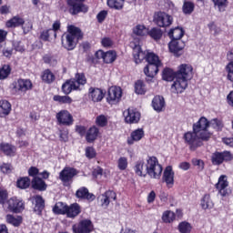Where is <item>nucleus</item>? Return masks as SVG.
<instances>
[{
    "mask_svg": "<svg viewBox=\"0 0 233 233\" xmlns=\"http://www.w3.org/2000/svg\"><path fill=\"white\" fill-rule=\"evenodd\" d=\"M178 231L180 233H190L192 232V225L187 221L180 222L178 224Z\"/></svg>",
    "mask_w": 233,
    "mask_h": 233,
    "instance_id": "nucleus-48",
    "label": "nucleus"
},
{
    "mask_svg": "<svg viewBox=\"0 0 233 233\" xmlns=\"http://www.w3.org/2000/svg\"><path fill=\"white\" fill-rule=\"evenodd\" d=\"M10 72H12L10 66H7V65L4 66L0 69V79H6V77H8V76H10Z\"/></svg>",
    "mask_w": 233,
    "mask_h": 233,
    "instance_id": "nucleus-53",
    "label": "nucleus"
},
{
    "mask_svg": "<svg viewBox=\"0 0 233 233\" xmlns=\"http://www.w3.org/2000/svg\"><path fill=\"white\" fill-rule=\"evenodd\" d=\"M134 172L139 177L149 176L151 179H159L163 174V166L156 157H147L145 160H137L134 166Z\"/></svg>",
    "mask_w": 233,
    "mask_h": 233,
    "instance_id": "nucleus-1",
    "label": "nucleus"
},
{
    "mask_svg": "<svg viewBox=\"0 0 233 233\" xmlns=\"http://www.w3.org/2000/svg\"><path fill=\"white\" fill-rule=\"evenodd\" d=\"M23 25H25V19L19 15L14 16L5 23L7 28H17V26H23Z\"/></svg>",
    "mask_w": 233,
    "mask_h": 233,
    "instance_id": "nucleus-30",
    "label": "nucleus"
},
{
    "mask_svg": "<svg viewBox=\"0 0 233 233\" xmlns=\"http://www.w3.org/2000/svg\"><path fill=\"white\" fill-rule=\"evenodd\" d=\"M201 207L204 210H207L208 208H212L214 207V203L210 199V195H205L203 198L201 199Z\"/></svg>",
    "mask_w": 233,
    "mask_h": 233,
    "instance_id": "nucleus-43",
    "label": "nucleus"
},
{
    "mask_svg": "<svg viewBox=\"0 0 233 233\" xmlns=\"http://www.w3.org/2000/svg\"><path fill=\"white\" fill-rule=\"evenodd\" d=\"M215 187L222 198H227V196L230 194L228 191V177L227 175H221Z\"/></svg>",
    "mask_w": 233,
    "mask_h": 233,
    "instance_id": "nucleus-10",
    "label": "nucleus"
},
{
    "mask_svg": "<svg viewBox=\"0 0 233 233\" xmlns=\"http://www.w3.org/2000/svg\"><path fill=\"white\" fill-rule=\"evenodd\" d=\"M194 8H196V5L193 2L184 1L182 11L186 15H190L194 12Z\"/></svg>",
    "mask_w": 233,
    "mask_h": 233,
    "instance_id": "nucleus-41",
    "label": "nucleus"
},
{
    "mask_svg": "<svg viewBox=\"0 0 233 233\" xmlns=\"http://www.w3.org/2000/svg\"><path fill=\"white\" fill-rule=\"evenodd\" d=\"M118 170H127L128 167V159L126 157H121L117 160Z\"/></svg>",
    "mask_w": 233,
    "mask_h": 233,
    "instance_id": "nucleus-51",
    "label": "nucleus"
},
{
    "mask_svg": "<svg viewBox=\"0 0 233 233\" xmlns=\"http://www.w3.org/2000/svg\"><path fill=\"white\" fill-rule=\"evenodd\" d=\"M233 160V155L230 151H216L211 156V163L212 165H215L217 167H219V165H223L225 162L232 161Z\"/></svg>",
    "mask_w": 233,
    "mask_h": 233,
    "instance_id": "nucleus-7",
    "label": "nucleus"
},
{
    "mask_svg": "<svg viewBox=\"0 0 233 233\" xmlns=\"http://www.w3.org/2000/svg\"><path fill=\"white\" fill-rule=\"evenodd\" d=\"M1 170L4 174H10L14 170V167L10 164H3Z\"/></svg>",
    "mask_w": 233,
    "mask_h": 233,
    "instance_id": "nucleus-63",
    "label": "nucleus"
},
{
    "mask_svg": "<svg viewBox=\"0 0 233 233\" xmlns=\"http://www.w3.org/2000/svg\"><path fill=\"white\" fill-rule=\"evenodd\" d=\"M133 33L135 35H139L140 37H145V35H148V28H147L143 25H137L133 28Z\"/></svg>",
    "mask_w": 233,
    "mask_h": 233,
    "instance_id": "nucleus-39",
    "label": "nucleus"
},
{
    "mask_svg": "<svg viewBox=\"0 0 233 233\" xmlns=\"http://www.w3.org/2000/svg\"><path fill=\"white\" fill-rule=\"evenodd\" d=\"M72 90H77V86H76L72 80L70 82H66L62 86V91L64 94L68 95L72 92Z\"/></svg>",
    "mask_w": 233,
    "mask_h": 233,
    "instance_id": "nucleus-44",
    "label": "nucleus"
},
{
    "mask_svg": "<svg viewBox=\"0 0 233 233\" xmlns=\"http://www.w3.org/2000/svg\"><path fill=\"white\" fill-rule=\"evenodd\" d=\"M154 23L160 28H165L166 26H170L172 25V16L165 12H157L154 15Z\"/></svg>",
    "mask_w": 233,
    "mask_h": 233,
    "instance_id": "nucleus-8",
    "label": "nucleus"
},
{
    "mask_svg": "<svg viewBox=\"0 0 233 233\" xmlns=\"http://www.w3.org/2000/svg\"><path fill=\"white\" fill-rule=\"evenodd\" d=\"M66 214L67 218H76L81 214V207L77 203L67 206Z\"/></svg>",
    "mask_w": 233,
    "mask_h": 233,
    "instance_id": "nucleus-28",
    "label": "nucleus"
},
{
    "mask_svg": "<svg viewBox=\"0 0 233 233\" xmlns=\"http://www.w3.org/2000/svg\"><path fill=\"white\" fill-rule=\"evenodd\" d=\"M106 198H107V199L110 201H116L117 195L116 194V192L112 191V190H108L106 191L105 193Z\"/></svg>",
    "mask_w": 233,
    "mask_h": 233,
    "instance_id": "nucleus-61",
    "label": "nucleus"
},
{
    "mask_svg": "<svg viewBox=\"0 0 233 233\" xmlns=\"http://www.w3.org/2000/svg\"><path fill=\"white\" fill-rule=\"evenodd\" d=\"M129 46L133 49V56L137 65H139V63H141V61L144 59H146L148 65H162L157 55L154 53H147L146 55L145 52L141 50L139 38H135V41H131Z\"/></svg>",
    "mask_w": 233,
    "mask_h": 233,
    "instance_id": "nucleus-3",
    "label": "nucleus"
},
{
    "mask_svg": "<svg viewBox=\"0 0 233 233\" xmlns=\"http://www.w3.org/2000/svg\"><path fill=\"white\" fill-rule=\"evenodd\" d=\"M162 79H164V81H174L175 79L176 81V73L170 68H166L163 70Z\"/></svg>",
    "mask_w": 233,
    "mask_h": 233,
    "instance_id": "nucleus-40",
    "label": "nucleus"
},
{
    "mask_svg": "<svg viewBox=\"0 0 233 233\" xmlns=\"http://www.w3.org/2000/svg\"><path fill=\"white\" fill-rule=\"evenodd\" d=\"M52 34H54V30L52 29L44 30L40 35V39H42V41H48Z\"/></svg>",
    "mask_w": 233,
    "mask_h": 233,
    "instance_id": "nucleus-57",
    "label": "nucleus"
},
{
    "mask_svg": "<svg viewBox=\"0 0 233 233\" xmlns=\"http://www.w3.org/2000/svg\"><path fill=\"white\" fill-rule=\"evenodd\" d=\"M209 127L215 128V130H221V128H223V123H221L220 120L215 118L209 122Z\"/></svg>",
    "mask_w": 233,
    "mask_h": 233,
    "instance_id": "nucleus-55",
    "label": "nucleus"
},
{
    "mask_svg": "<svg viewBox=\"0 0 233 233\" xmlns=\"http://www.w3.org/2000/svg\"><path fill=\"white\" fill-rule=\"evenodd\" d=\"M226 72L228 73V79L233 81V62H229L226 66Z\"/></svg>",
    "mask_w": 233,
    "mask_h": 233,
    "instance_id": "nucleus-56",
    "label": "nucleus"
},
{
    "mask_svg": "<svg viewBox=\"0 0 233 233\" xmlns=\"http://www.w3.org/2000/svg\"><path fill=\"white\" fill-rule=\"evenodd\" d=\"M159 66H161V65L147 64V66L144 68V73L147 77L152 79L154 78V76H157V74L159 72Z\"/></svg>",
    "mask_w": 233,
    "mask_h": 233,
    "instance_id": "nucleus-26",
    "label": "nucleus"
},
{
    "mask_svg": "<svg viewBox=\"0 0 233 233\" xmlns=\"http://www.w3.org/2000/svg\"><path fill=\"white\" fill-rule=\"evenodd\" d=\"M42 81L44 83H46L47 85H51V83H54L56 81V75L50 71V69H46L42 73Z\"/></svg>",
    "mask_w": 233,
    "mask_h": 233,
    "instance_id": "nucleus-34",
    "label": "nucleus"
},
{
    "mask_svg": "<svg viewBox=\"0 0 233 233\" xmlns=\"http://www.w3.org/2000/svg\"><path fill=\"white\" fill-rule=\"evenodd\" d=\"M12 112V104L8 100H0V117H6Z\"/></svg>",
    "mask_w": 233,
    "mask_h": 233,
    "instance_id": "nucleus-27",
    "label": "nucleus"
},
{
    "mask_svg": "<svg viewBox=\"0 0 233 233\" xmlns=\"http://www.w3.org/2000/svg\"><path fill=\"white\" fill-rule=\"evenodd\" d=\"M34 85L30 79L20 78L16 82L13 83V89L15 92H23L24 94L32 90Z\"/></svg>",
    "mask_w": 233,
    "mask_h": 233,
    "instance_id": "nucleus-13",
    "label": "nucleus"
},
{
    "mask_svg": "<svg viewBox=\"0 0 233 233\" xmlns=\"http://www.w3.org/2000/svg\"><path fill=\"white\" fill-rule=\"evenodd\" d=\"M28 176L30 177H37V176H39V168L35 167H31L28 169Z\"/></svg>",
    "mask_w": 233,
    "mask_h": 233,
    "instance_id": "nucleus-60",
    "label": "nucleus"
},
{
    "mask_svg": "<svg viewBox=\"0 0 233 233\" xmlns=\"http://www.w3.org/2000/svg\"><path fill=\"white\" fill-rule=\"evenodd\" d=\"M135 92L136 94H138V95H143L145 94V92H147V90L145 89V84L143 83V81L138 80L136 82Z\"/></svg>",
    "mask_w": 233,
    "mask_h": 233,
    "instance_id": "nucleus-52",
    "label": "nucleus"
},
{
    "mask_svg": "<svg viewBox=\"0 0 233 233\" xmlns=\"http://www.w3.org/2000/svg\"><path fill=\"white\" fill-rule=\"evenodd\" d=\"M123 116L125 117L126 123L128 125H135L136 123H139V119H141V113L137 111L136 108H128L123 112Z\"/></svg>",
    "mask_w": 233,
    "mask_h": 233,
    "instance_id": "nucleus-11",
    "label": "nucleus"
},
{
    "mask_svg": "<svg viewBox=\"0 0 233 233\" xmlns=\"http://www.w3.org/2000/svg\"><path fill=\"white\" fill-rule=\"evenodd\" d=\"M122 96H123V91H121V87L111 86L108 89L107 101L108 103H111V105L114 103H118Z\"/></svg>",
    "mask_w": 233,
    "mask_h": 233,
    "instance_id": "nucleus-17",
    "label": "nucleus"
},
{
    "mask_svg": "<svg viewBox=\"0 0 233 233\" xmlns=\"http://www.w3.org/2000/svg\"><path fill=\"white\" fill-rule=\"evenodd\" d=\"M72 81H73V84L76 85V90H79L80 86H83L86 85V77L83 73H76L75 76V79Z\"/></svg>",
    "mask_w": 233,
    "mask_h": 233,
    "instance_id": "nucleus-36",
    "label": "nucleus"
},
{
    "mask_svg": "<svg viewBox=\"0 0 233 233\" xmlns=\"http://www.w3.org/2000/svg\"><path fill=\"white\" fill-rule=\"evenodd\" d=\"M34 201H35L34 210L38 216H41V213L45 209V199H43V197L41 196H35L34 198Z\"/></svg>",
    "mask_w": 233,
    "mask_h": 233,
    "instance_id": "nucleus-33",
    "label": "nucleus"
},
{
    "mask_svg": "<svg viewBox=\"0 0 233 233\" xmlns=\"http://www.w3.org/2000/svg\"><path fill=\"white\" fill-rule=\"evenodd\" d=\"M106 15H108V12L106 10L100 11L96 15L98 23H103L106 19Z\"/></svg>",
    "mask_w": 233,
    "mask_h": 233,
    "instance_id": "nucleus-64",
    "label": "nucleus"
},
{
    "mask_svg": "<svg viewBox=\"0 0 233 233\" xmlns=\"http://www.w3.org/2000/svg\"><path fill=\"white\" fill-rule=\"evenodd\" d=\"M215 6L220 11L225 12L227 5H228V0H213Z\"/></svg>",
    "mask_w": 233,
    "mask_h": 233,
    "instance_id": "nucleus-50",
    "label": "nucleus"
},
{
    "mask_svg": "<svg viewBox=\"0 0 233 233\" xmlns=\"http://www.w3.org/2000/svg\"><path fill=\"white\" fill-rule=\"evenodd\" d=\"M168 35L172 41H181V38L185 35V31L181 27H176L170 29Z\"/></svg>",
    "mask_w": 233,
    "mask_h": 233,
    "instance_id": "nucleus-31",
    "label": "nucleus"
},
{
    "mask_svg": "<svg viewBox=\"0 0 233 233\" xmlns=\"http://www.w3.org/2000/svg\"><path fill=\"white\" fill-rule=\"evenodd\" d=\"M162 180L166 183L167 188H172L174 187V171L172 170V167L168 166L166 167Z\"/></svg>",
    "mask_w": 233,
    "mask_h": 233,
    "instance_id": "nucleus-20",
    "label": "nucleus"
},
{
    "mask_svg": "<svg viewBox=\"0 0 233 233\" xmlns=\"http://www.w3.org/2000/svg\"><path fill=\"white\" fill-rule=\"evenodd\" d=\"M76 196L78 199H87V201H94L96 199V196L90 192H88V188L86 187H80Z\"/></svg>",
    "mask_w": 233,
    "mask_h": 233,
    "instance_id": "nucleus-21",
    "label": "nucleus"
},
{
    "mask_svg": "<svg viewBox=\"0 0 233 233\" xmlns=\"http://www.w3.org/2000/svg\"><path fill=\"white\" fill-rule=\"evenodd\" d=\"M85 0H67V5L69 6V13L72 15H76L81 12L86 13L88 12V7L83 4Z\"/></svg>",
    "mask_w": 233,
    "mask_h": 233,
    "instance_id": "nucleus-9",
    "label": "nucleus"
},
{
    "mask_svg": "<svg viewBox=\"0 0 233 233\" xmlns=\"http://www.w3.org/2000/svg\"><path fill=\"white\" fill-rule=\"evenodd\" d=\"M106 5L113 10H123L125 6V0H106Z\"/></svg>",
    "mask_w": 233,
    "mask_h": 233,
    "instance_id": "nucleus-35",
    "label": "nucleus"
},
{
    "mask_svg": "<svg viewBox=\"0 0 233 233\" xmlns=\"http://www.w3.org/2000/svg\"><path fill=\"white\" fill-rule=\"evenodd\" d=\"M66 208L67 206L65 203L57 202L53 208V212L54 214L65 215L66 214Z\"/></svg>",
    "mask_w": 233,
    "mask_h": 233,
    "instance_id": "nucleus-42",
    "label": "nucleus"
},
{
    "mask_svg": "<svg viewBox=\"0 0 233 233\" xmlns=\"http://www.w3.org/2000/svg\"><path fill=\"white\" fill-rule=\"evenodd\" d=\"M144 137L145 131L143 130V128L136 129L131 133L130 137L127 138V144L134 145L135 141H141Z\"/></svg>",
    "mask_w": 233,
    "mask_h": 233,
    "instance_id": "nucleus-25",
    "label": "nucleus"
},
{
    "mask_svg": "<svg viewBox=\"0 0 233 233\" xmlns=\"http://www.w3.org/2000/svg\"><path fill=\"white\" fill-rule=\"evenodd\" d=\"M86 157H88V159H94L96 157V150L92 147H87L86 148Z\"/></svg>",
    "mask_w": 233,
    "mask_h": 233,
    "instance_id": "nucleus-58",
    "label": "nucleus"
},
{
    "mask_svg": "<svg viewBox=\"0 0 233 233\" xmlns=\"http://www.w3.org/2000/svg\"><path fill=\"white\" fill-rule=\"evenodd\" d=\"M5 221L9 225H13V227H19L23 223V218L21 217H14V215H6Z\"/></svg>",
    "mask_w": 233,
    "mask_h": 233,
    "instance_id": "nucleus-38",
    "label": "nucleus"
},
{
    "mask_svg": "<svg viewBox=\"0 0 233 233\" xmlns=\"http://www.w3.org/2000/svg\"><path fill=\"white\" fill-rule=\"evenodd\" d=\"M147 35H150L155 41H159L163 37V32L159 28H152L148 31Z\"/></svg>",
    "mask_w": 233,
    "mask_h": 233,
    "instance_id": "nucleus-47",
    "label": "nucleus"
},
{
    "mask_svg": "<svg viewBox=\"0 0 233 233\" xmlns=\"http://www.w3.org/2000/svg\"><path fill=\"white\" fill-rule=\"evenodd\" d=\"M31 186L34 190H39L40 192H45L46 190V182L39 177H35L31 180Z\"/></svg>",
    "mask_w": 233,
    "mask_h": 233,
    "instance_id": "nucleus-23",
    "label": "nucleus"
},
{
    "mask_svg": "<svg viewBox=\"0 0 233 233\" xmlns=\"http://www.w3.org/2000/svg\"><path fill=\"white\" fill-rule=\"evenodd\" d=\"M209 127V122L207 117L202 116L199 120L193 125V130L197 134L200 135V138L202 141H208L210 139V132L207 130Z\"/></svg>",
    "mask_w": 233,
    "mask_h": 233,
    "instance_id": "nucleus-5",
    "label": "nucleus"
},
{
    "mask_svg": "<svg viewBox=\"0 0 233 233\" xmlns=\"http://www.w3.org/2000/svg\"><path fill=\"white\" fill-rule=\"evenodd\" d=\"M98 136L99 128L96 126H93L87 130L86 134V139L87 143H94V141L97 139Z\"/></svg>",
    "mask_w": 233,
    "mask_h": 233,
    "instance_id": "nucleus-29",
    "label": "nucleus"
},
{
    "mask_svg": "<svg viewBox=\"0 0 233 233\" xmlns=\"http://www.w3.org/2000/svg\"><path fill=\"white\" fill-rule=\"evenodd\" d=\"M185 143L189 146L190 150H196L198 147H201V135L193 130V132H187L184 135Z\"/></svg>",
    "mask_w": 233,
    "mask_h": 233,
    "instance_id": "nucleus-6",
    "label": "nucleus"
},
{
    "mask_svg": "<svg viewBox=\"0 0 233 233\" xmlns=\"http://www.w3.org/2000/svg\"><path fill=\"white\" fill-rule=\"evenodd\" d=\"M93 228L94 227L92 226V221L89 219H84L72 227L74 233H90L92 232Z\"/></svg>",
    "mask_w": 233,
    "mask_h": 233,
    "instance_id": "nucleus-14",
    "label": "nucleus"
},
{
    "mask_svg": "<svg viewBox=\"0 0 233 233\" xmlns=\"http://www.w3.org/2000/svg\"><path fill=\"white\" fill-rule=\"evenodd\" d=\"M165 98L161 96H156L152 100V106L156 112H163L165 110Z\"/></svg>",
    "mask_w": 233,
    "mask_h": 233,
    "instance_id": "nucleus-24",
    "label": "nucleus"
},
{
    "mask_svg": "<svg viewBox=\"0 0 233 233\" xmlns=\"http://www.w3.org/2000/svg\"><path fill=\"white\" fill-rule=\"evenodd\" d=\"M75 176H77V170L74 167H65L59 173V179L64 183V185L67 186L72 183V179H74Z\"/></svg>",
    "mask_w": 233,
    "mask_h": 233,
    "instance_id": "nucleus-12",
    "label": "nucleus"
},
{
    "mask_svg": "<svg viewBox=\"0 0 233 233\" xmlns=\"http://www.w3.org/2000/svg\"><path fill=\"white\" fill-rule=\"evenodd\" d=\"M194 167H197L198 172H203L205 169V162L201 159L194 158L192 160Z\"/></svg>",
    "mask_w": 233,
    "mask_h": 233,
    "instance_id": "nucleus-54",
    "label": "nucleus"
},
{
    "mask_svg": "<svg viewBox=\"0 0 233 233\" xmlns=\"http://www.w3.org/2000/svg\"><path fill=\"white\" fill-rule=\"evenodd\" d=\"M168 48L171 54L179 57V56H181V52H183V48H185V42L181 40H171L168 44Z\"/></svg>",
    "mask_w": 233,
    "mask_h": 233,
    "instance_id": "nucleus-18",
    "label": "nucleus"
},
{
    "mask_svg": "<svg viewBox=\"0 0 233 233\" xmlns=\"http://www.w3.org/2000/svg\"><path fill=\"white\" fill-rule=\"evenodd\" d=\"M53 99L54 101H56V103H61L62 105H70V103H72V98L68 96L56 95Z\"/></svg>",
    "mask_w": 233,
    "mask_h": 233,
    "instance_id": "nucleus-46",
    "label": "nucleus"
},
{
    "mask_svg": "<svg viewBox=\"0 0 233 233\" xmlns=\"http://www.w3.org/2000/svg\"><path fill=\"white\" fill-rule=\"evenodd\" d=\"M0 150L4 152L5 156L14 157L15 156V152L17 148L15 146H12L9 143H1L0 144Z\"/></svg>",
    "mask_w": 233,
    "mask_h": 233,
    "instance_id": "nucleus-32",
    "label": "nucleus"
},
{
    "mask_svg": "<svg viewBox=\"0 0 233 233\" xmlns=\"http://www.w3.org/2000/svg\"><path fill=\"white\" fill-rule=\"evenodd\" d=\"M7 208L11 212H15V214H19V212H23L25 210V203L23 200L18 199L17 198H12L7 201Z\"/></svg>",
    "mask_w": 233,
    "mask_h": 233,
    "instance_id": "nucleus-16",
    "label": "nucleus"
},
{
    "mask_svg": "<svg viewBox=\"0 0 233 233\" xmlns=\"http://www.w3.org/2000/svg\"><path fill=\"white\" fill-rule=\"evenodd\" d=\"M79 39H83L81 29L75 25H69L67 27V34L62 36V45L66 50H74Z\"/></svg>",
    "mask_w": 233,
    "mask_h": 233,
    "instance_id": "nucleus-4",
    "label": "nucleus"
},
{
    "mask_svg": "<svg viewBox=\"0 0 233 233\" xmlns=\"http://www.w3.org/2000/svg\"><path fill=\"white\" fill-rule=\"evenodd\" d=\"M96 127H100V128H104L108 125V116L105 115H99L96 117Z\"/></svg>",
    "mask_w": 233,
    "mask_h": 233,
    "instance_id": "nucleus-45",
    "label": "nucleus"
},
{
    "mask_svg": "<svg viewBox=\"0 0 233 233\" xmlns=\"http://www.w3.org/2000/svg\"><path fill=\"white\" fill-rule=\"evenodd\" d=\"M56 119L60 125H65L66 127H71L74 125V116L72 114L66 110H62L56 114Z\"/></svg>",
    "mask_w": 233,
    "mask_h": 233,
    "instance_id": "nucleus-15",
    "label": "nucleus"
},
{
    "mask_svg": "<svg viewBox=\"0 0 233 233\" xmlns=\"http://www.w3.org/2000/svg\"><path fill=\"white\" fill-rule=\"evenodd\" d=\"M89 97L94 101V103H99V101L103 100L105 95L103 94V90L97 87H90L89 88Z\"/></svg>",
    "mask_w": 233,
    "mask_h": 233,
    "instance_id": "nucleus-22",
    "label": "nucleus"
},
{
    "mask_svg": "<svg viewBox=\"0 0 233 233\" xmlns=\"http://www.w3.org/2000/svg\"><path fill=\"white\" fill-rule=\"evenodd\" d=\"M96 59H103L104 63L110 64L116 61V52L114 51H107L104 52L103 50H98L96 52Z\"/></svg>",
    "mask_w": 233,
    "mask_h": 233,
    "instance_id": "nucleus-19",
    "label": "nucleus"
},
{
    "mask_svg": "<svg viewBox=\"0 0 233 233\" xmlns=\"http://www.w3.org/2000/svg\"><path fill=\"white\" fill-rule=\"evenodd\" d=\"M176 219V214L172 211H165L162 215L164 223H172Z\"/></svg>",
    "mask_w": 233,
    "mask_h": 233,
    "instance_id": "nucleus-49",
    "label": "nucleus"
},
{
    "mask_svg": "<svg viewBox=\"0 0 233 233\" xmlns=\"http://www.w3.org/2000/svg\"><path fill=\"white\" fill-rule=\"evenodd\" d=\"M13 46L16 52H25V46L21 41H15Z\"/></svg>",
    "mask_w": 233,
    "mask_h": 233,
    "instance_id": "nucleus-62",
    "label": "nucleus"
},
{
    "mask_svg": "<svg viewBox=\"0 0 233 233\" xmlns=\"http://www.w3.org/2000/svg\"><path fill=\"white\" fill-rule=\"evenodd\" d=\"M101 45L102 46H104V48H110V46L114 45V42L112 41V39H110V37H104L101 40Z\"/></svg>",
    "mask_w": 233,
    "mask_h": 233,
    "instance_id": "nucleus-59",
    "label": "nucleus"
},
{
    "mask_svg": "<svg viewBox=\"0 0 233 233\" xmlns=\"http://www.w3.org/2000/svg\"><path fill=\"white\" fill-rule=\"evenodd\" d=\"M194 67L190 64H181L176 72V80L171 86L173 94H183L188 86V81L192 77Z\"/></svg>",
    "mask_w": 233,
    "mask_h": 233,
    "instance_id": "nucleus-2",
    "label": "nucleus"
},
{
    "mask_svg": "<svg viewBox=\"0 0 233 233\" xmlns=\"http://www.w3.org/2000/svg\"><path fill=\"white\" fill-rule=\"evenodd\" d=\"M30 183H32V181H30V177H21L16 181V187L21 190H25L30 187Z\"/></svg>",
    "mask_w": 233,
    "mask_h": 233,
    "instance_id": "nucleus-37",
    "label": "nucleus"
}]
</instances>
